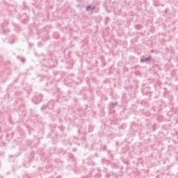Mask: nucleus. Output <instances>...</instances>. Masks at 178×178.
I'll list each match as a JSON object with an SVG mask.
<instances>
[{
  "label": "nucleus",
  "mask_w": 178,
  "mask_h": 178,
  "mask_svg": "<svg viewBox=\"0 0 178 178\" xmlns=\"http://www.w3.org/2000/svg\"><path fill=\"white\" fill-rule=\"evenodd\" d=\"M151 59V56L145 58L143 57L142 59H140V62H147V60H149Z\"/></svg>",
  "instance_id": "1"
},
{
  "label": "nucleus",
  "mask_w": 178,
  "mask_h": 178,
  "mask_svg": "<svg viewBox=\"0 0 178 178\" xmlns=\"http://www.w3.org/2000/svg\"><path fill=\"white\" fill-rule=\"evenodd\" d=\"M57 178H60V177H58Z\"/></svg>",
  "instance_id": "6"
},
{
  "label": "nucleus",
  "mask_w": 178,
  "mask_h": 178,
  "mask_svg": "<svg viewBox=\"0 0 178 178\" xmlns=\"http://www.w3.org/2000/svg\"><path fill=\"white\" fill-rule=\"evenodd\" d=\"M42 109H44V107H42Z\"/></svg>",
  "instance_id": "5"
},
{
  "label": "nucleus",
  "mask_w": 178,
  "mask_h": 178,
  "mask_svg": "<svg viewBox=\"0 0 178 178\" xmlns=\"http://www.w3.org/2000/svg\"><path fill=\"white\" fill-rule=\"evenodd\" d=\"M90 9H92V10H94V9H95V6L91 7V6H88L86 7V10L87 11L90 10Z\"/></svg>",
  "instance_id": "2"
},
{
  "label": "nucleus",
  "mask_w": 178,
  "mask_h": 178,
  "mask_svg": "<svg viewBox=\"0 0 178 178\" xmlns=\"http://www.w3.org/2000/svg\"><path fill=\"white\" fill-rule=\"evenodd\" d=\"M22 62H24V60L22 59Z\"/></svg>",
  "instance_id": "4"
},
{
  "label": "nucleus",
  "mask_w": 178,
  "mask_h": 178,
  "mask_svg": "<svg viewBox=\"0 0 178 178\" xmlns=\"http://www.w3.org/2000/svg\"><path fill=\"white\" fill-rule=\"evenodd\" d=\"M136 30H140V29H141V25H136Z\"/></svg>",
  "instance_id": "3"
}]
</instances>
